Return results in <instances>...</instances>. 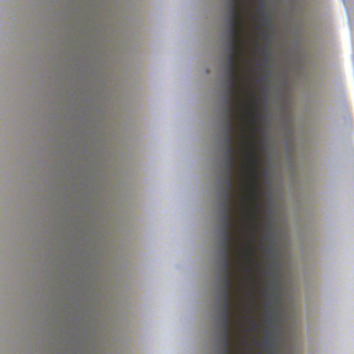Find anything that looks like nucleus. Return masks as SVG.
<instances>
[{
    "mask_svg": "<svg viewBox=\"0 0 354 354\" xmlns=\"http://www.w3.org/2000/svg\"><path fill=\"white\" fill-rule=\"evenodd\" d=\"M255 97L256 95L254 92H248V98L247 100V105L248 106V108L245 109V113L248 116L252 118V123L254 128L248 135L247 140L244 142V151L243 152L245 157L244 170L246 183L245 184V186L248 189V192L251 194V196L246 194L243 198V210L248 214L247 218L250 221V223L248 226V229L252 233H255L257 231V227L254 224L256 221V218L254 211L249 208V202L252 201L256 205L257 199L259 194V187L258 183L259 174L257 171L259 158L256 147L253 145V144L257 142L255 130L258 111L255 102Z\"/></svg>",
    "mask_w": 354,
    "mask_h": 354,
    "instance_id": "obj_1",
    "label": "nucleus"
},
{
    "mask_svg": "<svg viewBox=\"0 0 354 354\" xmlns=\"http://www.w3.org/2000/svg\"><path fill=\"white\" fill-rule=\"evenodd\" d=\"M230 19L229 22V53L226 57V83L243 84L241 62L244 57L245 21L243 12L245 6H230Z\"/></svg>",
    "mask_w": 354,
    "mask_h": 354,
    "instance_id": "obj_2",
    "label": "nucleus"
},
{
    "mask_svg": "<svg viewBox=\"0 0 354 354\" xmlns=\"http://www.w3.org/2000/svg\"><path fill=\"white\" fill-rule=\"evenodd\" d=\"M241 84H230V83H226L225 102L227 103V107L225 111L227 117L225 127V155L227 158L226 167H233L234 164L233 155L235 152V149L234 147V127L232 124V119L235 115L234 106L239 109H245V104L241 95Z\"/></svg>",
    "mask_w": 354,
    "mask_h": 354,
    "instance_id": "obj_3",
    "label": "nucleus"
},
{
    "mask_svg": "<svg viewBox=\"0 0 354 354\" xmlns=\"http://www.w3.org/2000/svg\"><path fill=\"white\" fill-rule=\"evenodd\" d=\"M252 242L253 239H251L245 244L243 257L248 263L256 264L257 261L254 257L255 248L252 245Z\"/></svg>",
    "mask_w": 354,
    "mask_h": 354,
    "instance_id": "obj_4",
    "label": "nucleus"
},
{
    "mask_svg": "<svg viewBox=\"0 0 354 354\" xmlns=\"http://www.w3.org/2000/svg\"><path fill=\"white\" fill-rule=\"evenodd\" d=\"M266 347L271 351H274L277 347V343L274 337V335L272 331H267L266 339L265 341Z\"/></svg>",
    "mask_w": 354,
    "mask_h": 354,
    "instance_id": "obj_5",
    "label": "nucleus"
},
{
    "mask_svg": "<svg viewBox=\"0 0 354 354\" xmlns=\"http://www.w3.org/2000/svg\"><path fill=\"white\" fill-rule=\"evenodd\" d=\"M223 256V259L221 261V267L223 272H230L232 264V255L231 254H227Z\"/></svg>",
    "mask_w": 354,
    "mask_h": 354,
    "instance_id": "obj_6",
    "label": "nucleus"
},
{
    "mask_svg": "<svg viewBox=\"0 0 354 354\" xmlns=\"http://www.w3.org/2000/svg\"><path fill=\"white\" fill-rule=\"evenodd\" d=\"M234 187L232 181V167H226L225 174V187L228 189H232Z\"/></svg>",
    "mask_w": 354,
    "mask_h": 354,
    "instance_id": "obj_7",
    "label": "nucleus"
},
{
    "mask_svg": "<svg viewBox=\"0 0 354 354\" xmlns=\"http://www.w3.org/2000/svg\"><path fill=\"white\" fill-rule=\"evenodd\" d=\"M221 255H225L227 254H231V250L232 247V243L228 241V236H227V239L225 241H222L221 243Z\"/></svg>",
    "mask_w": 354,
    "mask_h": 354,
    "instance_id": "obj_8",
    "label": "nucleus"
},
{
    "mask_svg": "<svg viewBox=\"0 0 354 354\" xmlns=\"http://www.w3.org/2000/svg\"><path fill=\"white\" fill-rule=\"evenodd\" d=\"M222 302H232V292L231 288H223L221 296Z\"/></svg>",
    "mask_w": 354,
    "mask_h": 354,
    "instance_id": "obj_9",
    "label": "nucleus"
},
{
    "mask_svg": "<svg viewBox=\"0 0 354 354\" xmlns=\"http://www.w3.org/2000/svg\"><path fill=\"white\" fill-rule=\"evenodd\" d=\"M223 288H231L232 281L231 279V272H223L221 277Z\"/></svg>",
    "mask_w": 354,
    "mask_h": 354,
    "instance_id": "obj_10",
    "label": "nucleus"
},
{
    "mask_svg": "<svg viewBox=\"0 0 354 354\" xmlns=\"http://www.w3.org/2000/svg\"><path fill=\"white\" fill-rule=\"evenodd\" d=\"M223 230L231 231L232 227V216H227V217L223 216Z\"/></svg>",
    "mask_w": 354,
    "mask_h": 354,
    "instance_id": "obj_11",
    "label": "nucleus"
},
{
    "mask_svg": "<svg viewBox=\"0 0 354 354\" xmlns=\"http://www.w3.org/2000/svg\"><path fill=\"white\" fill-rule=\"evenodd\" d=\"M222 343L223 344H232V335L231 330H223Z\"/></svg>",
    "mask_w": 354,
    "mask_h": 354,
    "instance_id": "obj_12",
    "label": "nucleus"
},
{
    "mask_svg": "<svg viewBox=\"0 0 354 354\" xmlns=\"http://www.w3.org/2000/svg\"><path fill=\"white\" fill-rule=\"evenodd\" d=\"M230 316L222 315L221 328L223 330H231V327L230 326Z\"/></svg>",
    "mask_w": 354,
    "mask_h": 354,
    "instance_id": "obj_13",
    "label": "nucleus"
},
{
    "mask_svg": "<svg viewBox=\"0 0 354 354\" xmlns=\"http://www.w3.org/2000/svg\"><path fill=\"white\" fill-rule=\"evenodd\" d=\"M222 315L230 316L232 302H222Z\"/></svg>",
    "mask_w": 354,
    "mask_h": 354,
    "instance_id": "obj_14",
    "label": "nucleus"
},
{
    "mask_svg": "<svg viewBox=\"0 0 354 354\" xmlns=\"http://www.w3.org/2000/svg\"><path fill=\"white\" fill-rule=\"evenodd\" d=\"M231 205L232 203H223V216L227 217V216H232V209H231Z\"/></svg>",
    "mask_w": 354,
    "mask_h": 354,
    "instance_id": "obj_15",
    "label": "nucleus"
},
{
    "mask_svg": "<svg viewBox=\"0 0 354 354\" xmlns=\"http://www.w3.org/2000/svg\"><path fill=\"white\" fill-rule=\"evenodd\" d=\"M223 203H232V189L225 188Z\"/></svg>",
    "mask_w": 354,
    "mask_h": 354,
    "instance_id": "obj_16",
    "label": "nucleus"
},
{
    "mask_svg": "<svg viewBox=\"0 0 354 354\" xmlns=\"http://www.w3.org/2000/svg\"><path fill=\"white\" fill-rule=\"evenodd\" d=\"M227 235L228 236V241L230 243H232V231L223 230V239H222V241H225L227 239Z\"/></svg>",
    "mask_w": 354,
    "mask_h": 354,
    "instance_id": "obj_17",
    "label": "nucleus"
},
{
    "mask_svg": "<svg viewBox=\"0 0 354 354\" xmlns=\"http://www.w3.org/2000/svg\"><path fill=\"white\" fill-rule=\"evenodd\" d=\"M248 0H231L230 6H245Z\"/></svg>",
    "mask_w": 354,
    "mask_h": 354,
    "instance_id": "obj_18",
    "label": "nucleus"
},
{
    "mask_svg": "<svg viewBox=\"0 0 354 354\" xmlns=\"http://www.w3.org/2000/svg\"><path fill=\"white\" fill-rule=\"evenodd\" d=\"M223 354H231V344H223Z\"/></svg>",
    "mask_w": 354,
    "mask_h": 354,
    "instance_id": "obj_19",
    "label": "nucleus"
},
{
    "mask_svg": "<svg viewBox=\"0 0 354 354\" xmlns=\"http://www.w3.org/2000/svg\"><path fill=\"white\" fill-rule=\"evenodd\" d=\"M245 128L243 125L241 126V135L243 136L245 134Z\"/></svg>",
    "mask_w": 354,
    "mask_h": 354,
    "instance_id": "obj_20",
    "label": "nucleus"
},
{
    "mask_svg": "<svg viewBox=\"0 0 354 354\" xmlns=\"http://www.w3.org/2000/svg\"><path fill=\"white\" fill-rule=\"evenodd\" d=\"M247 270H248V273H250L251 270L250 268H247Z\"/></svg>",
    "mask_w": 354,
    "mask_h": 354,
    "instance_id": "obj_21",
    "label": "nucleus"
},
{
    "mask_svg": "<svg viewBox=\"0 0 354 354\" xmlns=\"http://www.w3.org/2000/svg\"><path fill=\"white\" fill-rule=\"evenodd\" d=\"M254 324H255V326H258V322H254Z\"/></svg>",
    "mask_w": 354,
    "mask_h": 354,
    "instance_id": "obj_22",
    "label": "nucleus"
},
{
    "mask_svg": "<svg viewBox=\"0 0 354 354\" xmlns=\"http://www.w3.org/2000/svg\"><path fill=\"white\" fill-rule=\"evenodd\" d=\"M257 209V207L256 206L254 211H256Z\"/></svg>",
    "mask_w": 354,
    "mask_h": 354,
    "instance_id": "obj_23",
    "label": "nucleus"
},
{
    "mask_svg": "<svg viewBox=\"0 0 354 354\" xmlns=\"http://www.w3.org/2000/svg\"><path fill=\"white\" fill-rule=\"evenodd\" d=\"M243 120L245 122V118H242Z\"/></svg>",
    "mask_w": 354,
    "mask_h": 354,
    "instance_id": "obj_24",
    "label": "nucleus"
}]
</instances>
